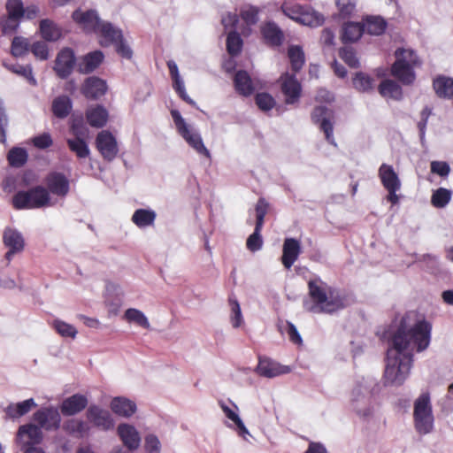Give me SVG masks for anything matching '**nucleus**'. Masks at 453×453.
<instances>
[{
	"instance_id": "obj_46",
	"label": "nucleus",
	"mask_w": 453,
	"mask_h": 453,
	"mask_svg": "<svg viewBox=\"0 0 453 453\" xmlns=\"http://www.w3.org/2000/svg\"><path fill=\"white\" fill-rule=\"evenodd\" d=\"M30 45L27 38L15 36L12 42L11 53L15 58L22 57L30 50Z\"/></svg>"
},
{
	"instance_id": "obj_47",
	"label": "nucleus",
	"mask_w": 453,
	"mask_h": 453,
	"mask_svg": "<svg viewBox=\"0 0 453 453\" xmlns=\"http://www.w3.org/2000/svg\"><path fill=\"white\" fill-rule=\"evenodd\" d=\"M259 12L260 9L258 7L246 4L241 8L240 17L248 26H253L258 21Z\"/></svg>"
},
{
	"instance_id": "obj_20",
	"label": "nucleus",
	"mask_w": 453,
	"mask_h": 453,
	"mask_svg": "<svg viewBox=\"0 0 453 453\" xmlns=\"http://www.w3.org/2000/svg\"><path fill=\"white\" fill-rule=\"evenodd\" d=\"M302 253L300 241L288 237L284 240L282 246L281 263L286 269H290Z\"/></svg>"
},
{
	"instance_id": "obj_60",
	"label": "nucleus",
	"mask_w": 453,
	"mask_h": 453,
	"mask_svg": "<svg viewBox=\"0 0 453 453\" xmlns=\"http://www.w3.org/2000/svg\"><path fill=\"white\" fill-rule=\"evenodd\" d=\"M117 53L123 58L130 59L133 56V50L129 45L126 42L124 38L119 39L114 44Z\"/></svg>"
},
{
	"instance_id": "obj_53",
	"label": "nucleus",
	"mask_w": 453,
	"mask_h": 453,
	"mask_svg": "<svg viewBox=\"0 0 453 453\" xmlns=\"http://www.w3.org/2000/svg\"><path fill=\"white\" fill-rule=\"evenodd\" d=\"M269 210V203L264 197H260L255 207L256 211V225L258 227H263L265 223V217Z\"/></svg>"
},
{
	"instance_id": "obj_11",
	"label": "nucleus",
	"mask_w": 453,
	"mask_h": 453,
	"mask_svg": "<svg viewBox=\"0 0 453 453\" xmlns=\"http://www.w3.org/2000/svg\"><path fill=\"white\" fill-rule=\"evenodd\" d=\"M281 81V92L285 96V103L287 104L297 103L301 97L302 86L296 78V74L284 73Z\"/></svg>"
},
{
	"instance_id": "obj_52",
	"label": "nucleus",
	"mask_w": 453,
	"mask_h": 453,
	"mask_svg": "<svg viewBox=\"0 0 453 453\" xmlns=\"http://www.w3.org/2000/svg\"><path fill=\"white\" fill-rule=\"evenodd\" d=\"M263 227L255 226L253 234H251L246 242L247 249L252 252L259 250L263 246V239L261 236V230Z\"/></svg>"
},
{
	"instance_id": "obj_54",
	"label": "nucleus",
	"mask_w": 453,
	"mask_h": 453,
	"mask_svg": "<svg viewBox=\"0 0 453 453\" xmlns=\"http://www.w3.org/2000/svg\"><path fill=\"white\" fill-rule=\"evenodd\" d=\"M339 57L349 67L356 68L359 65V61L357 58L356 51L351 47L342 48L339 51Z\"/></svg>"
},
{
	"instance_id": "obj_63",
	"label": "nucleus",
	"mask_w": 453,
	"mask_h": 453,
	"mask_svg": "<svg viewBox=\"0 0 453 453\" xmlns=\"http://www.w3.org/2000/svg\"><path fill=\"white\" fill-rule=\"evenodd\" d=\"M53 143L51 136L48 133H43L33 139V144L38 149H47Z\"/></svg>"
},
{
	"instance_id": "obj_16",
	"label": "nucleus",
	"mask_w": 453,
	"mask_h": 453,
	"mask_svg": "<svg viewBox=\"0 0 453 453\" xmlns=\"http://www.w3.org/2000/svg\"><path fill=\"white\" fill-rule=\"evenodd\" d=\"M3 242L9 250L5 254V258L10 262L12 256L24 250L25 241L22 234L16 229L7 227L3 234Z\"/></svg>"
},
{
	"instance_id": "obj_37",
	"label": "nucleus",
	"mask_w": 453,
	"mask_h": 453,
	"mask_svg": "<svg viewBox=\"0 0 453 453\" xmlns=\"http://www.w3.org/2000/svg\"><path fill=\"white\" fill-rule=\"evenodd\" d=\"M73 108L72 100L67 96H57L51 105V111L55 117L58 119L66 118Z\"/></svg>"
},
{
	"instance_id": "obj_44",
	"label": "nucleus",
	"mask_w": 453,
	"mask_h": 453,
	"mask_svg": "<svg viewBox=\"0 0 453 453\" xmlns=\"http://www.w3.org/2000/svg\"><path fill=\"white\" fill-rule=\"evenodd\" d=\"M452 192L445 188H439L431 196V203L435 208H444L451 200Z\"/></svg>"
},
{
	"instance_id": "obj_1",
	"label": "nucleus",
	"mask_w": 453,
	"mask_h": 453,
	"mask_svg": "<svg viewBox=\"0 0 453 453\" xmlns=\"http://www.w3.org/2000/svg\"><path fill=\"white\" fill-rule=\"evenodd\" d=\"M432 328L426 319H417L413 312L405 313L388 339L386 368H411L413 354L409 348L417 352L426 350L430 345Z\"/></svg>"
},
{
	"instance_id": "obj_18",
	"label": "nucleus",
	"mask_w": 453,
	"mask_h": 453,
	"mask_svg": "<svg viewBox=\"0 0 453 453\" xmlns=\"http://www.w3.org/2000/svg\"><path fill=\"white\" fill-rule=\"evenodd\" d=\"M265 43L271 48H277L283 44L285 35L281 28L273 21L265 22L260 28Z\"/></svg>"
},
{
	"instance_id": "obj_4",
	"label": "nucleus",
	"mask_w": 453,
	"mask_h": 453,
	"mask_svg": "<svg viewBox=\"0 0 453 453\" xmlns=\"http://www.w3.org/2000/svg\"><path fill=\"white\" fill-rule=\"evenodd\" d=\"M396 58L391 67L392 75L403 85H411L416 80L414 69L421 65V61L412 50L397 49Z\"/></svg>"
},
{
	"instance_id": "obj_21",
	"label": "nucleus",
	"mask_w": 453,
	"mask_h": 453,
	"mask_svg": "<svg viewBox=\"0 0 453 453\" xmlns=\"http://www.w3.org/2000/svg\"><path fill=\"white\" fill-rule=\"evenodd\" d=\"M87 416L89 421L104 430L111 429L114 426L113 419L109 411L103 410L98 406H89L87 411Z\"/></svg>"
},
{
	"instance_id": "obj_34",
	"label": "nucleus",
	"mask_w": 453,
	"mask_h": 453,
	"mask_svg": "<svg viewBox=\"0 0 453 453\" xmlns=\"http://www.w3.org/2000/svg\"><path fill=\"white\" fill-rule=\"evenodd\" d=\"M293 73H299L305 64V54L300 45H290L287 52Z\"/></svg>"
},
{
	"instance_id": "obj_35",
	"label": "nucleus",
	"mask_w": 453,
	"mask_h": 453,
	"mask_svg": "<svg viewBox=\"0 0 453 453\" xmlns=\"http://www.w3.org/2000/svg\"><path fill=\"white\" fill-rule=\"evenodd\" d=\"M433 88L438 97L448 99L453 93V78L438 75L433 81Z\"/></svg>"
},
{
	"instance_id": "obj_43",
	"label": "nucleus",
	"mask_w": 453,
	"mask_h": 453,
	"mask_svg": "<svg viewBox=\"0 0 453 453\" xmlns=\"http://www.w3.org/2000/svg\"><path fill=\"white\" fill-rule=\"evenodd\" d=\"M374 79L370 75L359 72L353 78V86L360 92H369L373 89Z\"/></svg>"
},
{
	"instance_id": "obj_30",
	"label": "nucleus",
	"mask_w": 453,
	"mask_h": 453,
	"mask_svg": "<svg viewBox=\"0 0 453 453\" xmlns=\"http://www.w3.org/2000/svg\"><path fill=\"white\" fill-rule=\"evenodd\" d=\"M108 111L102 105L88 108L86 111V119L92 127L100 128L108 121Z\"/></svg>"
},
{
	"instance_id": "obj_39",
	"label": "nucleus",
	"mask_w": 453,
	"mask_h": 453,
	"mask_svg": "<svg viewBox=\"0 0 453 453\" xmlns=\"http://www.w3.org/2000/svg\"><path fill=\"white\" fill-rule=\"evenodd\" d=\"M156 217V212L152 210L137 209L132 216V221L138 227L142 228L152 226Z\"/></svg>"
},
{
	"instance_id": "obj_40",
	"label": "nucleus",
	"mask_w": 453,
	"mask_h": 453,
	"mask_svg": "<svg viewBox=\"0 0 453 453\" xmlns=\"http://www.w3.org/2000/svg\"><path fill=\"white\" fill-rule=\"evenodd\" d=\"M409 376V370H384V384L386 386H400Z\"/></svg>"
},
{
	"instance_id": "obj_42",
	"label": "nucleus",
	"mask_w": 453,
	"mask_h": 453,
	"mask_svg": "<svg viewBox=\"0 0 453 453\" xmlns=\"http://www.w3.org/2000/svg\"><path fill=\"white\" fill-rule=\"evenodd\" d=\"M69 150L79 158H86L89 156L90 150L85 140L81 137L75 139H67Z\"/></svg>"
},
{
	"instance_id": "obj_59",
	"label": "nucleus",
	"mask_w": 453,
	"mask_h": 453,
	"mask_svg": "<svg viewBox=\"0 0 453 453\" xmlns=\"http://www.w3.org/2000/svg\"><path fill=\"white\" fill-rule=\"evenodd\" d=\"M431 172L441 177H447L449 174L450 167L445 161H433L431 163Z\"/></svg>"
},
{
	"instance_id": "obj_25",
	"label": "nucleus",
	"mask_w": 453,
	"mask_h": 453,
	"mask_svg": "<svg viewBox=\"0 0 453 453\" xmlns=\"http://www.w3.org/2000/svg\"><path fill=\"white\" fill-rule=\"evenodd\" d=\"M87 405V397L81 394H75L63 401L61 411L64 415L73 416L81 412Z\"/></svg>"
},
{
	"instance_id": "obj_45",
	"label": "nucleus",
	"mask_w": 453,
	"mask_h": 453,
	"mask_svg": "<svg viewBox=\"0 0 453 453\" xmlns=\"http://www.w3.org/2000/svg\"><path fill=\"white\" fill-rule=\"evenodd\" d=\"M4 66L13 73L20 75L27 80V81L35 86L36 85V80L33 75V69L30 65H21L19 64L7 65L4 63Z\"/></svg>"
},
{
	"instance_id": "obj_15",
	"label": "nucleus",
	"mask_w": 453,
	"mask_h": 453,
	"mask_svg": "<svg viewBox=\"0 0 453 453\" xmlns=\"http://www.w3.org/2000/svg\"><path fill=\"white\" fill-rule=\"evenodd\" d=\"M42 440V433L40 427L34 424H27L19 426L17 433V442L25 447H32L39 444Z\"/></svg>"
},
{
	"instance_id": "obj_14",
	"label": "nucleus",
	"mask_w": 453,
	"mask_h": 453,
	"mask_svg": "<svg viewBox=\"0 0 453 453\" xmlns=\"http://www.w3.org/2000/svg\"><path fill=\"white\" fill-rule=\"evenodd\" d=\"M33 418L37 426L45 430L58 429L61 421L60 414L55 408L40 409L35 412Z\"/></svg>"
},
{
	"instance_id": "obj_57",
	"label": "nucleus",
	"mask_w": 453,
	"mask_h": 453,
	"mask_svg": "<svg viewBox=\"0 0 453 453\" xmlns=\"http://www.w3.org/2000/svg\"><path fill=\"white\" fill-rule=\"evenodd\" d=\"M30 50L40 60H47L49 58V48L45 42H35L30 45Z\"/></svg>"
},
{
	"instance_id": "obj_9",
	"label": "nucleus",
	"mask_w": 453,
	"mask_h": 453,
	"mask_svg": "<svg viewBox=\"0 0 453 453\" xmlns=\"http://www.w3.org/2000/svg\"><path fill=\"white\" fill-rule=\"evenodd\" d=\"M96 147L102 157L109 162L112 161L119 153L117 140L108 130H103L97 134Z\"/></svg>"
},
{
	"instance_id": "obj_29",
	"label": "nucleus",
	"mask_w": 453,
	"mask_h": 453,
	"mask_svg": "<svg viewBox=\"0 0 453 453\" xmlns=\"http://www.w3.org/2000/svg\"><path fill=\"white\" fill-rule=\"evenodd\" d=\"M167 66L169 68L170 75L173 79V87L179 96L187 104L194 106L195 101L191 99L186 92L184 83L180 77L177 65L173 61H168Z\"/></svg>"
},
{
	"instance_id": "obj_24",
	"label": "nucleus",
	"mask_w": 453,
	"mask_h": 453,
	"mask_svg": "<svg viewBox=\"0 0 453 453\" xmlns=\"http://www.w3.org/2000/svg\"><path fill=\"white\" fill-rule=\"evenodd\" d=\"M104 55L101 50H94L83 56L78 65V71L83 74L93 73L103 63Z\"/></svg>"
},
{
	"instance_id": "obj_6",
	"label": "nucleus",
	"mask_w": 453,
	"mask_h": 453,
	"mask_svg": "<svg viewBox=\"0 0 453 453\" xmlns=\"http://www.w3.org/2000/svg\"><path fill=\"white\" fill-rule=\"evenodd\" d=\"M49 191L42 186H35L27 191H19L12 196L16 210L37 209L50 204Z\"/></svg>"
},
{
	"instance_id": "obj_55",
	"label": "nucleus",
	"mask_w": 453,
	"mask_h": 453,
	"mask_svg": "<svg viewBox=\"0 0 453 453\" xmlns=\"http://www.w3.org/2000/svg\"><path fill=\"white\" fill-rule=\"evenodd\" d=\"M257 107L264 111H270L275 105L274 98L268 93H257L255 96Z\"/></svg>"
},
{
	"instance_id": "obj_32",
	"label": "nucleus",
	"mask_w": 453,
	"mask_h": 453,
	"mask_svg": "<svg viewBox=\"0 0 453 453\" xmlns=\"http://www.w3.org/2000/svg\"><path fill=\"white\" fill-rule=\"evenodd\" d=\"M36 405L35 400L29 398L18 403H10L4 411L8 418L14 419L28 413Z\"/></svg>"
},
{
	"instance_id": "obj_7",
	"label": "nucleus",
	"mask_w": 453,
	"mask_h": 453,
	"mask_svg": "<svg viewBox=\"0 0 453 453\" xmlns=\"http://www.w3.org/2000/svg\"><path fill=\"white\" fill-rule=\"evenodd\" d=\"M171 115L173 119L174 124L179 134L185 139V141L194 148L198 153L206 157H210V151L204 146L201 135L197 133H193L188 128L184 119L177 110L171 111Z\"/></svg>"
},
{
	"instance_id": "obj_38",
	"label": "nucleus",
	"mask_w": 453,
	"mask_h": 453,
	"mask_svg": "<svg viewBox=\"0 0 453 453\" xmlns=\"http://www.w3.org/2000/svg\"><path fill=\"white\" fill-rule=\"evenodd\" d=\"M378 90L382 96H389L395 100H400L403 97L401 86L393 80L382 81L379 85Z\"/></svg>"
},
{
	"instance_id": "obj_50",
	"label": "nucleus",
	"mask_w": 453,
	"mask_h": 453,
	"mask_svg": "<svg viewBox=\"0 0 453 453\" xmlns=\"http://www.w3.org/2000/svg\"><path fill=\"white\" fill-rule=\"evenodd\" d=\"M229 306L231 308V322L234 327H239L242 323V315L240 304L235 298L234 294H231L228 297Z\"/></svg>"
},
{
	"instance_id": "obj_3",
	"label": "nucleus",
	"mask_w": 453,
	"mask_h": 453,
	"mask_svg": "<svg viewBox=\"0 0 453 453\" xmlns=\"http://www.w3.org/2000/svg\"><path fill=\"white\" fill-rule=\"evenodd\" d=\"M5 10L6 14L0 17V29L3 35L17 32L23 19L32 20L40 13L36 4L25 7L22 0H7Z\"/></svg>"
},
{
	"instance_id": "obj_49",
	"label": "nucleus",
	"mask_w": 453,
	"mask_h": 453,
	"mask_svg": "<svg viewBox=\"0 0 453 453\" xmlns=\"http://www.w3.org/2000/svg\"><path fill=\"white\" fill-rule=\"evenodd\" d=\"M124 318L128 322H134L136 325L143 327L150 328V322L146 316L139 310L134 308H129L125 311Z\"/></svg>"
},
{
	"instance_id": "obj_48",
	"label": "nucleus",
	"mask_w": 453,
	"mask_h": 453,
	"mask_svg": "<svg viewBox=\"0 0 453 453\" xmlns=\"http://www.w3.org/2000/svg\"><path fill=\"white\" fill-rule=\"evenodd\" d=\"M10 165L13 167H21L27 160V153L23 148H12L7 155Z\"/></svg>"
},
{
	"instance_id": "obj_12",
	"label": "nucleus",
	"mask_w": 453,
	"mask_h": 453,
	"mask_svg": "<svg viewBox=\"0 0 453 453\" xmlns=\"http://www.w3.org/2000/svg\"><path fill=\"white\" fill-rule=\"evenodd\" d=\"M281 12L289 19L303 25L312 24V13L309 8L297 3L284 2L280 6Z\"/></svg>"
},
{
	"instance_id": "obj_64",
	"label": "nucleus",
	"mask_w": 453,
	"mask_h": 453,
	"mask_svg": "<svg viewBox=\"0 0 453 453\" xmlns=\"http://www.w3.org/2000/svg\"><path fill=\"white\" fill-rule=\"evenodd\" d=\"M145 449L148 453H159L160 441L158 438L153 434H150L145 438Z\"/></svg>"
},
{
	"instance_id": "obj_2",
	"label": "nucleus",
	"mask_w": 453,
	"mask_h": 453,
	"mask_svg": "<svg viewBox=\"0 0 453 453\" xmlns=\"http://www.w3.org/2000/svg\"><path fill=\"white\" fill-rule=\"evenodd\" d=\"M309 296L312 304L307 308L316 313H333L344 308L343 299L334 295V290L327 287L320 280H311L308 282Z\"/></svg>"
},
{
	"instance_id": "obj_58",
	"label": "nucleus",
	"mask_w": 453,
	"mask_h": 453,
	"mask_svg": "<svg viewBox=\"0 0 453 453\" xmlns=\"http://www.w3.org/2000/svg\"><path fill=\"white\" fill-rule=\"evenodd\" d=\"M242 372H246L247 370H242ZM252 372V376L255 378H266L272 379L274 377L280 376L289 370H249Z\"/></svg>"
},
{
	"instance_id": "obj_10",
	"label": "nucleus",
	"mask_w": 453,
	"mask_h": 453,
	"mask_svg": "<svg viewBox=\"0 0 453 453\" xmlns=\"http://www.w3.org/2000/svg\"><path fill=\"white\" fill-rule=\"evenodd\" d=\"M74 51L71 48L62 49L55 59L54 71L60 79H66L73 73L75 65Z\"/></svg>"
},
{
	"instance_id": "obj_41",
	"label": "nucleus",
	"mask_w": 453,
	"mask_h": 453,
	"mask_svg": "<svg viewBox=\"0 0 453 453\" xmlns=\"http://www.w3.org/2000/svg\"><path fill=\"white\" fill-rule=\"evenodd\" d=\"M243 46L241 35L235 30L230 31L226 36V50L232 57L238 56Z\"/></svg>"
},
{
	"instance_id": "obj_61",
	"label": "nucleus",
	"mask_w": 453,
	"mask_h": 453,
	"mask_svg": "<svg viewBox=\"0 0 453 453\" xmlns=\"http://www.w3.org/2000/svg\"><path fill=\"white\" fill-rule=\"evenodd\" d=\"M286 332L292 343L298 346L303 344V339L293 323L289 321L286 322Z\"/></svg>"
},
{
	"instance_id": "obj_5",
	"label": "nucleus",
	"mask_w": 453,
	"mask_h": 453,
	"mask_svg": "<svg viewBox=\"0 0 453 453\" xmlns=\"http://www.w3.org/2000/svg\"><path fill=\"white\" fill-rule=\"evenodd\" d=\"M414 427L418 434L425 435L433 432L434 417L429 393H422L414 402Z\"/></svg>"
},
{
	"instance_id": "obj_23",
	"label": "nucleus",
	"mask_w": 453,
	"mask_h": 453,
	"mask_svg": "<svg viewBox=\"0 0 453 453\" xmlns=\"http://www.w3.org/2000/svg\"><path fill=\"white\" fill-rule=\"evenodd\" d=\"M118 434L128 449L134 450L139 448L141 437L134 426L128 424H121L118 426Z\"/></svg>"
},
{
	"instance_id": "obj_13",
	"label": "nucleus",
	"mask_w": 453,
	"mask_h": 453,
	"mask_svg": "<svg viewBox=\"0 0 453 453\" xmlns=\"http://www.w3.org/2000/svg\"><path fill=\"white\" fill-rule=\"evenodd\" d=\"M45 188L49 194L51 193L59 197H65L70 190V183L65 175L58 172H51L44 179Z\"/></svg>"
},
{
	"instance_id": "obj_26",
	"label": "nucleus",
	"mask_w": 453,
	"mask_h": 453,
	"mask_svg": "<svg viewBox=\"0 0 453 453\" xmlns=\"http://www.w3.org/2000/svg\"><path fill=\"white\" fill-rule=\"evenodd\" d=\"M378 175L385 189L401 188V180L392 165L383 163Z\"/></svg>"
},
{
	"instance_id": "obj_28",
	"label": "nucleus",
	"mask_w": 453,
	"mask_h": 453,
	"mask_svg": "<svg viewBox=\"0 0 453 453\" xmlns=\"http://www.w3.org/2000/svg\"><path fill=\"white\" fill-rule=\"evenodd\" d=\"M113 413L124 418L131 417L136 411V404L132 400L124 396L114 397L110 404Z\"/></svg>"
},
{
	"instance_id": "obj_51",
	"label": "nucleus",
	"mask_w": 453,
	"mask_h": 453,
	"mask_svg": "<svg viewBox=\"0 0 453 453\" xmlns=\"http://www.w3.org/2000/svg\"><path fill=\"white\" fill-rule=\"evenodd\" d=\"M219 405L225 415L237 426L242 434H249L246 426H244L238 414L233 409H231L228 404L223 401H220Z\"/></svg>"
},
{
	"instance_id": "obj_22",
	"label": "nucleus",
	"mask_w": 453,
	"mask_h": 453,
	"mask_svg": "<svg viewBox=\"0 0 453 453\" xmlns=\"http://www.w3.org/2000/svg\"><path fill=\"white\" fill-rule=\"evenodd\" d=\"M101 37L100 44L103 47L113 45L117 41L122 39V31L115 27L111 22H104L98 27L96 32Z\"/></svg>"
},
{
	"instance_id": "obj_31",
	"label": "nucleus",
	"mask_w": 453,
	"mask_h": 453,
	"mask_svg": "<svg viewBox=\"0 0 453 453\" xmlns=\"http://www.w3.org/2000/svg\"><path fill=\"white\" fill-rule=\"evenodd\" d=\"M39 32L46 42H57L62 37V29L53 20L49 19L40 21Z\"/></svg>"
},
{
	"instance_id": "obj_17",
	"label": "nucleus",
	"mask_w": 453,
	"mask_h": 453,
	"mask_svg": "<svg viewBox=\"0 0 453 453\" xmlns=\"http://www.w3.org/2000/svg\"><path fill=\"white\" fill-rule=\"evenodd\" d=\"M107 88L104 80L96 76H90L85 79L81 92L87 99L96 100L105 95Z\"/></svg>"
},
{
	"instance_id": "obj_19",
	"label": "nucleus",
	"mask_w": 453,
	"mask_h": 453,
	"mask_svg": "<svg viewBox=\"0 0 453 453\" xmlns=\"http://www.w3.org/2000/svg\"><path fill=\"white\" fill-rule=\"evenodd\" d=\"M72 18L88 33L97 32L98 27L102 23L95 10H88L86 12L76 10L73 12Z\"/></svg>"
},
{
	"instance_id": "obj_8",
	"label": "nucleus",
	"mask_w": 453,
	"mask_h": 453,
	"mask_svg": "<svg viewBox=\"0 0 453 453\" xmlns=\"http://www.w3.org/2000/svg\"><path fill=\"white\" fill-rule=\"evenodd\" d=\"M331 115L332 112L326 106H316L311 112V120L314 124L319 126L326 142L336 146L334 138V124L330 119Z\"/></svg>"
},
{
	"instance_id": "obj_62",
	"label": "nucleus",
	"mask_w": 453,
	"mask_h": 453,
	"mask_svg": "<svg viewBox=\"0 0 453 453\" xmlns=\"http://www.w3.org/2000/svg\"><path fill=\"white\" fill-rule=\"evenodd\" d=\"M239 22V16L236 13L227 12L221 18V24L225 30L235 29Z\"/></svg>"
},
{
	"instance_id": "obj_36",
	"label": "nucleus",
	"mask_w": 453,
	"mask_h": 453,
	"mask_svg": "<svg viewBox=\"0 0 453 453\" xmlns=\"http://www.w3.org/2000/svg\"><path fill=\"white\" fill-rule=\"evenodd\" d=\"M362 25L365 32L372 35H382L387 28V21L380 16H366Z\"/></svg>"
},
{
	"instance_id": "obj_27",
	"label": "nucleus",
	"mask_w": 453,
	"mask_h": 453,
	"mask_svg": "<svg viewBox=\"0 0 453 453\" xmlns=\"http://www.w3.org/2000/svg\"><path fill=\"white\" fill-rule=\"evenodd\" d=\"M234 86L236 92L243 96H250L255 91L252 80L247 71L239 70L234 77Z\"/></svg>"
},
{
	"instance_id": "obj_33",
	"label": "nucleus",
	"mask_w": 453,
	"mask_h": 453,
	"mask_svg": "<svg viewBox=\"0 0 453 453\" xmlns=\"http://www.w3.org/2000/svg\"><path fill=\"white\" fill-rule=\"evenodd\" d=\"M364 32L362 23L349 21L342 26L341 38L343 43L355 42L361 37Z\"/></svg>"
},
{
	"instance_id": "obj_56",
	"label": "nucleus",
	"mask_w": 453,
	"mask_h": 453,
	"mask_svg": "<svg viewBox=\"0 0 453 453\" xmlns=\"http://www.w3.org/2000/svg\"><path fill=\"white\" fill-rule=\"evenodd\" d=\"M54 329L63 337L74 338L77 334L75 327L61 320H55L53 323Z\"/></svg>"
}]
</instances>
